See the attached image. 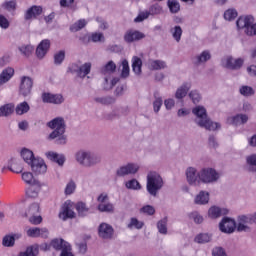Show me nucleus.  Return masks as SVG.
I'll list each match as a JSON object with an SVG mask.
<instances>
[{
	"label": "nucleus",
	"instance_id": "obj_1",
	"mask_svg": "<svg viewBox=\"0 0 256 256\" xmlns=\"http://www.w3.org/2000/svg\"><path fill=\"white\" fill-rule=\"evenodd\" d=\"M46 125L49 127V129H53V131L48 136L50 141H54L56 145L67 144V135H65L67 124L65 123V119L63 117H56L47 122Z\"/></svg>",
	"mask_w": 256,
	"mask_h": 256
},
{
	"label": "nucleus",
	"instance_id": "obj_2",
	"mask_svg": "<svg viewBox=\"0 0 256 256\" xmlns=\"http://www.w3.org/2000/svg\"><path fill=\"white\" fill-rule=\"evenodd\" d=\"M192 113L196 117L194 121L198 127L206 129V131H217L221 129V123L211 120L204 106L198 105L194 107Z\"/></svg>",
	"mask_w": 256,
	"mask_h": 256
},
{
	"label": "nucleus",
	"instance_id": "obj_3",
	"mask_svg": "<svg viewBox=\"0 0 256 256\" xmlns=\"http://www.w3.org/2000/svg\"><path fill=\"white\" fill-rule=\"evenodd\" d=\"M75 159L79 165L86 169H91V167H96L101 163V156L91 150H79L75 154Z\"/></svg>",
	"mask_w": 256,
	"mask_h": 256
},
{
	"label": "nucleus",
	"instance_id": "obj_4",
	"mask_svg": "<svg viewBox=\"0 0 256 256\" xmlns=\"http://www.w3.org/2000/svg\"><path fill=\"white\" fill-rule=\"evenodd\" d=\"M146 181V190L151 197H155L165 185L163 177L157 171H150L147 174Z\"/></svg>",
	"mask_w": 256,
	"mask_h": 256
},
{
	"label": "nucleus",
	"instance_id": "obj_5",
	"mask_svg": "<svg viewBox=\"0 0 256 256\" xmlns=\"http://www.w3.org/2000/svg\"><path fill=\"white\" fill-rule=\"evenodd\" d=\"M199 181L201 183H205L206 185L217 183L219 179L221 178V175L215 168H202L198 172Z\"/></svg>",
	"mask_w": 256,
	"mask_h": 256
},
{
	"label": "nucleus",
	"instance_id": "obj_6",
	"mask_svg": "<svg viewBox=\"0 0 256 256\" xmlns=\"http://www.w3.org/2000/svg\"><path fill=\"white\" fill-rule=\"evenodd\" d=\"M222 67H225V69H230L231 71H239L241 67H243V63H245V60L243 58L235 59L233 56H225L221 60Z\"/></svg>",
	"mask_w": 256,
	"mask_h": 256
},
{
	"label": "nucleus",
	"instance_id": "obj_7",
	"mask_svg": "<svg viewBox=\"0 0 256 256\" xmlns=\"http://www.w3.org/2000/svg\"><path fill=\"white\" fill-rule=\"evenodd\" d=\"M33 89V79L29 76H22L19 85V94L23 97L31 95Z\"/></svg>",
	"mask_w": 256,
	"mask_h": 256
},
{
	"label": "nucleus",
	"instance_id": "obj_8",
	"mask_svg": "<svg viewBox=\"0 0 256 256\" xmlns=\"http://www.w3.org/2000/svg\"><path fill=\"white\" fill-rule=\"evenodd\" d=\"M139 172V166L135 163H128L116 170L117 177H127V175H135Z\"/></svg>",
	"mask_w": 256,
	"mask_h": 256
},
{
	"label": "nucleus",
	"instance_id": "obj_9",
	"mask_svg": "<svg viewBox=\"0 0 256 256\" xmlns=\"http://www.w3.org/2000/svg\"><path fill=\"white\" fill-rule=\"evenodd\" d=\"M219 229L222 233L231 234L237 229V223L232 218L224 217L219 223Z\"/></svg>",
	"mask_w": 256,
	"mask_h": 256
},
{
	"label": "nucleus",
	"instance_id": "obj_10",
	"mask_svg": "<svg viewBox=\"0 0 256 256\" xmlns=\"http://www.w3.org/2000/svg\"><path fill=\"white\" fill-rule=\"evenodd\" d=\"M28 165L35 175H43V173H47V164H45V161L39 157L33 159L32 163Z\"/></svg>",
	"mask_w": 256,
	"mask_h": 256
},
{
	"label": "nucleus",
	"instance_id": "obj_11",
	"mask_svg": "<svg viewBox=\"0 0 256 256\" xmlns=\"http://www.w3.org/2000/svg\"><path fill=\"white\" fill-rule=\"evenodd\" d=\"M42 101L43 103H50L52 105H61L65 101L63 95L61 94H52L49 92L42 93Z\"/></svg>",
	"mask_w": 256,
	"mask_h": 256
},
{
	"label": "nucleus",
	"instance_id": "obj_12",
	"mask_svg": "<svg viewBox=\"0 0 256 256\" xmlns=\"http://www.w3.org/2000/svg\"><path fill=\"white\" fill-rule=\"evenodd\" d=\"M141 39H145V34L138 30L130 29L124 34L125 43H135Z\"/></svg>",
	"mask_w": 256,
	"mask_h": 256
},
{
	"label": "nucleus",
	"instance_id": "obj_13",
	"mask_svg": "<svg viewBox=\"0 0 256 256\" xmlns=\"http://www.w3.org/2000/svg\"><path fill=\"white\" fill-rule=\"evenodd\" d=\"M113 233L115 230L110 224L103 222L98 227V235L101 239H113Z\"/></svg>",
	"mask_w": 256,
	"mask_h": 256
},
{
	"label": "nucleus",
	"instance_id": "obj_14",
	"mask_svg": "<svg viewBox=\"0 0 256 256\" xmlns=\"http://www.w3.org/2000/svg\"><path fill=\"white\" fill-rule=\"evenodd\" d=\"M51 48V41L49 39L42 40L36 48V57L43 59Z\"/></svg>",
	"mask_w": 256,
	"mask_h": 256
},
{
	"label": "nucleus",
	"instance_id": "obj_15",
	"mask_svg": "<svg viewBox=\"0 0 256 256\" xmlns=\"http://www.w3.org/2000/svg\"><path fill=\"white\" fill-rule=\"evenodd\" d=\"M43 14V7L33 5L32 7L28 8L24 14L25 21H31V19H37L39 15Z\"/></svg>",
	"mask_w": 256,
	"mask_h": 256
},
{
	"label": "nucleus",
	"instance_id": "obj_16",
	"mask_svg": "<svg viewBox=\"0 0 256 256\" xmlns=\"http://www.w3.org/2000/svg\"><path fill=\"white\" fill-rule=\"evenodd\" d=\"M59 217L62 221L67 219H75V211L71 209V201H66L62 207V211L59 213Z\"/></svg>",
	"mask_w": 256,
	"mask_h": 256
},
{
	"label": "nucleus",
	"instance_id": "obj_17",
	"mask_svg": "<svg viewBox=\"0 0 256 256\" xmlns=\"http://www.w3.org/2000/svg\"><path fill=\"white\" fill-rule=\"evenodd\" d=\"M253 23H255V18L252 15L240 16L236 21V27L247 31L249 25H253Z\"/></svg>",
	"mask_w": 256,
	"mask_h": 256
},
{
	"label": "nucleus",
	"instance_id": "obj_18",
	"mask_svg": "<svg viewBox=\"0 0 256 256\" xmlns=\"http://www.w3.org/2000/svg\"><path fill=\"white\" fill-rule=\"evenodd\" d=\"M27 236L32 238L42 237V239H47L49 237V230H47V228H30L27 230Z\"/></svg>",
	"mask_w": 256,
	"mask_h": 256
},
{
	"label": "nucleus",
	"instance_id": "obj_19",
	"mask_svg": "<svg viewBox=\"0 0 256 256\" xmlns=\"http://www.w3.org/2000/svg\"><path fill=\"white\" fill-rule=\"evenodd\" d=\"M40 191H41V182H39V180H34L33 184H30L29 188L26 190V195L31 199H36V197H39Z\"/></svg>",
	"mask_w": 256,
	"mask_h": 256
},
{
	"label": "nucleus",
	"instance_id": "obj_20",
	"mask_svg": "<svg viewBox=\"0 0 256 256\" xmlns=\"http://www.w3.org/2000/svg\"><path fill=\"white\" fill-rule=\"evenodd\" d=\"M185 173L188 185H197V180L199 179V172H197V169L188 167Z\"/></svg>",
	"mask_w": 256,
	"mask_h": 256
},
{
	"label": "nucleus",
	"instance_id": "obj_21",
	"mask_svg": "<svg viewBox=\"0 0 256 256\" xmlns=\"http://www.w3.org/2000/svg\"><path fill=\"white\" fill-rule=\"evenodd\" d=\"M227 213H229L227 208L212 206L208 210V217H210V219H219V217H223V215H227Z\"/></svg>",
	"mask_w": 256,
	"mask_h": 256
},
{
	"label": "nucleus",
	"instance_id": "obj_22",
	"mask_svg": "<svg viewBox=\"0 0 256 256\" xmlns=\"http://www.w3.org/2000/svg\"><path fill=\"white\" fill-rule=\"evenodd\" d=\"M247 121H249V116H247V114H237L228 118V123H230V125H234L235 127L245 125Z\"/></svg>",
	"mask_w": 256,
	"mask_h": 256
},
{
	"label": "nucleus",
	"instance_id": "obj_23",
	"mask_svg": "<svg viewBox=\"0 0 256 256\" xmlns=\"http://www.w3.org/2000/svg\"><path fill=\"white\" fill-rule=\"evenodd\" d=\"M13 75H15V69L11 67H7L0 73V86L5 85V83H9L11 81Z\"/></svg>",
	"mask_w": 256,
	"mask_h": 256
},
{
	"label": "nucleus",
	"instance_id": "obj_24",
	"mask_svg": "<svg viewBox=\"0 0 256 256\" xmlns=\"http://www.w3.org/2000/svg\"><path fill=\"white\" fill-rule=\"evenodd\" d=\"M211 59V52L209 50H204L201 54L197 55L193 58L194 65H203V63H207Z\"/></svg>",
	"mask_w": 256,
	"mask_h": 256
},
{
	"label": "nucleus",
	"instance_id": "obj_25",
	"mask_svg": "<svg viewBox=\"0 0 256 256\" xmlns=\"http://www.w3.org/2000/svg\"><path fill=\"white\" fill-rule=\"evenodd\" d=\"M189 89H191V83L184 82L175 93V98L181 101L184 97H187V93H189Z\"/></svg>",
	"mask_w": 256,
	"mask_h": 256
},
{
	"label": "nucleus",
	"instance_id": "obj_26",
	"mask_svg": "<svg viewBox=\"0 0 256 256\" xmlns=\"http://www.w3.org/2000/svg\"><path fill=\"white\" fill-rule=\"evenodd\" d=\"M46 157L53 163H57L60 166H63L65 163V156L63 154H58L57 152H46Z\"/></svg>",
	"mask_w": 256,
	"mask_h": 256
},
{
	"label": "nucleus",
	"instance_id": "obj_27",
	"mask_svg": "<svg viewBox=\"0 0 256 256\" xmlns=\"http://www.w3.org/2000/svg\"><path fill=\"white\" fill-rule=\"evenodd\" d=\"M148 67L150 71H161V69H167V63L163 60H149Z\"/></svg>",
	"mask_w": 256,
	"mask_h": 256
},
{
	"label": "nucleus",
	"instance_id": "obj_28",
	"mask_svg": "<svg viewBox=\"0 0 256 256\" xmlns=\"http://www.w3.org/2000/svg\"><path fill=\"white\" fill-rule=\"evenodd\" d=\"M15 113V104L8 103L0 106V117H11Z\"/></svg>",
	"mask_w": 256,
	"mask_h": 256
},
{
	"label": "nucleus",
	"instance_id": "obj_29",
	"mask_svg": "<svg viewBox=\"0 0 256 256\" xmlns=\"http://www.w3.org/2000/svg\"><path fill=\"white\" fill-rule=\"evenodd\" d=\"M15 239H21V234L5 235L2 239L3 247H14Z\"/></svg>",
	"mask_w": 256,
	"mask_h": 256
},
{
	"label": "nucleus",
	"instance_id": "obj_30",
	"mask_svg": "<svg viewBox=\"0 0 256 256\" xmlns=\"http://www.w3.org/2000/svg\"><path fill=\"white\" fill-rule=\"evenodd\" d=\"M51 247L55 249V251H63L65 246H69V242L65 241L63 238H55L50 242Z\"/></svg>",
	"mask_w": 256,
	"mask_h": 256
},
{
	"label": "nucleus",
	"instance_id": "obj_31",
	"mask_svg": "<svg viewBox=\"0 0 256 256\" xmlns=\"http://www.w3.org/2000/svg\"><path fill=\"white\" fill-rule=\"evenodd\" d=\"M20 155L27 165L31 164L33 159H36L35 154L33 151L29 150V148H22Z\"/></svg>",
	"mask_w": 256,
	"mask_h": 256
},
{
	"label": "nucleus",
	"instance_id": "obj_32",
	"mask_svg": "<svg viewBox=\"0 0 256 256\" xmlns=\"http://www.w3.org/2000/svg\"><path fill=\"white\" fill-rule=\"evenodd\" d=\"M246 170L249 173H256V154L246 157Z\"/></svg>",
	"mask_w": 256,
	"mask_h": 256
},
{
	"label": "nucleus",
	"instance_id": "obj_33",
	"mask_svg": "<svg viewBox=\"0 0 256 256\" xmlns=\"http://www.w3.org/2000/svg\"><path fill=\"white\" fill-rule=\"evenodd\" d=\"M75 209L77 211L78 217H87V215H89V207H87L85 202L76 203Z\"/></svg>",
	"mask_w": 256,
	"mask_h": 256
},
{
	"label": "nucleus",
	"instance_id": "obj_34",
	"mask_svg": "<svg viewBox=\"0 0 256 256\" xmlns=\"http://www.w3.org/2000/svg\"><path fill=\"white\" fill-rule=\"evenodd\" d=\"M170 33H171L174 41H176V43L181 42V37H183V28H181V26L176 25V26L171 27Z\"/></svg>",
	"mask_w": 256,
	"mask_h": 256
},
{
	"label": "nucleus",
	"instance_id": "obj_35",
	"mask_svg": "<svg viewBox=\"0 0 256 256\" xmlns=\"http://www.w3.org/2000/svg\"><path fill=\"white\" fill-rule=\"evenodd\" d=\"M117 71V65L113 60H110L105 66H103L100 70L102 75H111V73H115Z\"/></svg>",
	"mask_w": 256,
	"mask_h": 256
},
{
	"label": "nucleus",
	"instance_id": "obj_36",
	"mask_svg": "<svg viewBox=\"0 0 256 256\" xmlns=\"http://www.w3.org/2000/svg\"><path fill=\"white\" fill-rule=\"evenodd\" d=\"M196 205H207L209 203V192L200 191L195 198Z\"/></svg>",
	"mask_w": 256,
	"mask_h": 256
},
{
	"label": "nucleus",
	"instance_id": "obj_37",
	"mask_svg": "<svg viewBox=\"0 0 256 256\" xmlns=\"http://www.w3.org/2000/svg\"><path fill=\"white\" fill-rule=\"evenodd\" d=\"M142 67H143V61L141 60V58L134 56L132 58V69H133V72L135 73V75H141Z\"/></svg>",
	"mask_w": 256,
	"mask_h": 256
},
{
	"label": "nucleus",
	"instance_id": "obj_38",
	"mask_svg": "<svg viewBox=\"0 0 256 256\" xmlns=\"http://www.w3.org/2000/svg\"><path fill=\"white\" fill-rule=\"evenodd\" d=\"M153 110L154 113H159L161 107H163V98L159 96V91L154 92Z\"/></svg>",
	"mask_w": 256,
	"mask_h": 256
},
{
	"label": "nucleus",
	"instance_id": "obj_39",
	"mask_svg": "<svg viewBox=\"0 0 256 256\" xmlns=\"http://www.w3.org/2000/svg\"><path fill=\"white\" fill-rule=\"evenodd\" d=\"M30 109L29 103L24 101L18 104L16 108H14V111H16V115H25V113H29Z\"/></svg>",
	"mask_w": 256,
	"mask_h": 256
},
{
	"label": "nucleus",
	"instance_id": "obj_40",
	"mask_svg": "<svg viewBox=\"0 0 256 256\" xmlns=\"http://www.w3.org/2000/svg\"><path fill=\"white\" fill-rule=\"evenodd\" d=\"M91 73V63L87 62L78 69V77L85 79Z\"/></svg>",
	"mask_w": 256,
	"mask_h": 256
},
{
	"label": "nucleus",
	"instance_id": "obj_41",
	"mask_svg": "<svg viewBox=\"0 0 256 256\" xmlns=\"http://www.w3.org/2000/svg\"><path fill=\"white\" fill-rule=\"evenodd\" d=\"M39 255V245H32L26 248L25 252H21L18 256H37Z\"/></svg>",
	"mask_w": 256,
	"mask_h": 256
},
{
	"label": "nucleus",
	"instance_id": "obj_42",
	"mask_svg": "<svg viewBox=\"0 0 256 256\" xmlns=\"http://www.w3.org/2000/svg\"><path fill=\"white\" fill-rule=\"evenodd\" d=\"M85 27H87V20L80 19L70 26V31L72 33H77V31H81V29H85Z\"/></svg>",
	"mask_w": 256,
	"mask_h": 256
},
{
	"label": "nucleus",
	"instance_id": "obj_43",
	"mask_svg": "<svg viewBox=\"0 0 256 256\" xmlns=\"http://www.w3.org/2000/svg\"><path fill=\"white\" fill-rule=\"evenodd\" d=\"M211 239H213V236L209 233H201V234H198L194 241L196 243H200V244H204V243H209L211 242Z\"/></svg>",
	"mask_w": 256,
	"mask_h": 256
},
{
	"label": "nucleus",
	"instance_id": "obj_44",
	"mask_svg": "<svg viewBox=\"0 0 256 256\" xmlns=\"http://www.w3.org/2000/svg\"><path fill=\"white\" fill-rule=\"evenodd\" d=\"M238 219L239 222L244 225H253V223H256L255 213L253 215H241Z\"/></svg>",
	"mask_w": 256,
	"mask_h": 256
},
{
	"label": "nucleus",
	"instance_id": "obj_45",
	"mask_svg": "<svg viewBox=\"0 0 256 256\" xmlns=\"http://www.w3.org/2000/svg\"><path fill=\"white\" fill-rule=\"evenodd\" d=\"M126 189H131L132 191H141L142 186L141 183L137 181V179H132L126 182L125 184Z\"/></svg>",
	"mask_w": 256,
	"mask_h": 256
},
{
	"label": "nucleus",
	"instance_id": "obj_46",
	"mask_svg": "<svg viewBox=\"0 0 256 256\" xmlns=\"http://www.w3.org/2000/svg\"><path fill=\"white\" fill-rule=\"evenodd\" d=\"M167 5L170 10V13L175 14L178 11H181V4H179V1L177 0H168Z\"/></svg>",
	"mask_w": 256,
	"mask_h": 256
},
{
	"label": "nucleus",
	"instance_id": "obj_47",
	"mask_svg": "<svg viewBox=\"0 0 256 256\" xmlns=\"http://www.w3.org/2000/svg\"><path fill=\"white\" fill-rule=\"evenodd\" d=\"M240 95H243V97H253L255 95V90L251 86H241L239 88Z\"/></svg>",
	"mask_w": 256,
	"mask_h": 256
},
{
	"label": "nucleus",
	"instance_id": "obj_48",
	"mask_svg": "<svg viewBox=\"0 0 256 256\" xmlns=\"http://www.w3.org/2000/svg\"><path fill=\"white\" fill-rule=\"evenodd\" d=\"M97 209L100 213H113V211H115V206H113L112 203L99 204Z\"/></svg>",
	"mask_w": 256,
	"mask_h": 256
},
{
	"label": "nucleus",
	"instance_id": "obj_49",
	"mask_svg": "<svg viewBox=\"0 0 256 256\" xmlns=\"http://www.w3.org/2000/svg\"><path fill=\"white\" fill-rule=\"evenodd\" d=\"M145 223L139 221L137 218H131L130 223L127 225L128 229H143Z\"/></svg>",
	"mask_w": 256,
	"mask_h": 256
},
{
	"label": "nucleus",
	"instance_id": "obj_50",
	"mask_svg": "<svg viewBox=\"0 0 256 256\" xmlns=\"http://www.w3.org/2000/svg\"><path fill=\"white\" fill-rule=\"evenodd\" d=\"M237 10L234 8H230L224 12V19L226 21H234V19H237Z\"/></svg>",
	"mask_w": 256,
	"mask_h": 256
},
{
	"label": "nucleus",
	"instance_id": "obj_51",
	"mask_svg": "<svg viewBox=\"0 0 256 256\" xmlns=\"http://www.w3.org/2000/svg\"><path fill=\"white\" fill-rule=\"evenodd\" d=\"M94 101H96V103H101V105H112V103H115V98L111 96L96 97Z\"/></svg>",
	"mask_w": 256,
	"mask_h": 256
},
{
	"label": "nucleus",
	"instance_id": "obj_52",
	"mask_svg": "<svg viewBox=\"0 0 256 256\" xmlns=\"http://www.w3.org/2000/svg\"><path fill=\"white\" fill-rule=\"evenodd\" d=\"M65 61V50H60L54 54V65H62Z\"/></svg>",
	"mask_w": 256,
	"mask_h": 256
},
{
	"label": "nucleus",
	"instance_id": "obj_53",
	"mask_svg": "<svg viewBox=\"0 0 256 256\" xmlns=\"http://www.w3.org/2000/svg\"><path fill=\"white\" fill-rule=\"evenodd\" d=\"M38 214H39L38 203L31 204L26 211V217H32L33 215H38Z\"/></svg>",
	"mask_w": 256,
	"mask_h": 256
},
{
	"label": "nucleus",
	"instance_id": "obj_54",
	"mask_svg": "<svg viewBox=\"0 0 256 256\" xmlns=\"http://www.w3.org/2000/svg\"><path fill=\"white\" fill-rule=\"evenodd\" d=\"M148 13L149 15H163V7L157 3L153 4L150 6Z\"/></svg>",
	"mask_w": 256,
	"mask_h": 256
},
{
	"label": "nucleus",
	"instance_id": "obj_55",
	"mask_svg": "<svg viewBox=\"0 0 256 256\" xmlns=\"http://www.w3.org/2000/svg\"><path fill=\"white\" fill-rule=\"evenodd\" d=\"M157 229L161 235H167V218L158 221Z\"/></svg>",
	"mask_w": 256,
	"mask_h": 256
},
{
	"label": "nucleus",
	"instance_id": "obj_56",
	"mask_svg": "<svg viewBox=\"0 0 256 256\" xmlns=\"http://www.w3.org/2000/svg\"><path fill=\"white\" fill-rule=\"evenodd\" d=\"M129 61H127L126 59H124L122 61V71H121V77L122 79H127V77H129Z\"/></svg>",
	"mask_w": 256,
	"mask_h": 256
},
{
	"label": "nucleus",
	"instance_id": "obj_57",
	"mask_svg": "<svg viewBox=\"0 0 256 256\" xmlns=\"http://www.w3.org/2000/svg\"><path fill=\"white\" fill-rule=\"evenodd\" d=\"M19 51L22 55H25V57H30L33 51H35V48L32 45H27L19 47Z\"/></svg>",
	"mask_w": 256,
	"mask_h": 256
},
{
	"label": "nucleus",
	"instance_id": "obj_58",
	"mask_svg": "<svg viewBox=\"0 0 256 256\" xmlns=\"http://www.w3.org/2000/svg\"><path fill=\"white\" fill-rule=\"evenodd\" d=\"M2 7L6 9V11H15V9H17V1L15 0L6 1L2 4Z\"/></svg>",
	"mask_w": 256,
	"mask_h": 256
},
{
	"label": "nucleus",
	"instance_id": "obj_59",
	"mask_svg": "<svg viewBox=\"0 0 256 256\" xmlns=\"http://www.w3.org/2000/svg\"><path fill=\"white\" fill-rule=\"evenodd\" d=\"M22 180L27 183V185H33V181H37L33 177V173L31 172H24L22 173Z\"/></svg>",
	"mask_w": 256,
	"mask_h": 256
},
{
	"label": "nucleus",
	"instance_id": "obj_60",
	"mask_svg": "<svg viewBox=\"0 0 256 256\" xmlns=\"http://www.w3.org/2000/svg\"><path fill=\"white\" fill-rule=\"evenodd\" d=\"M208 146L210 149H218L219 148V142L217 141V137L215 135L211 134L208 137Z\"/></svg>",
	"mask_w": 256,
	"mask_h": 256
},
{
	"label": "nucleus",
	"instance_id": "obj_61",
	"mask_svg": "<svg viewBox=\"0 0 256 256\" xmlns=\"http://www.w3.org/2000/svg\"><path fill=\"white\" fill-rule=\"evenodd\" d=\"M189 97L195 105L201 101V94L197 90L190 91Z\"/></svg>",
	"mask_w": 256,
	"mask_h": 256
},
{
	"label": "nucleus",
	"instance_id": "obj_62",
	"mask_svg": "<svg viewBox=\"0 0 256 256\" xmlns=\"http://www.w3.org/2000/svg\"><path fill=\"white\" fill-rule=\"evenodd\" d=\"M140 213H143L144 215H155V207L151 205H145L140 209Z\"/></svg>",
	"mask_w": 256,
	"mask_h": 256
},
{
	"label": "nucleus",
	"instance_id": "obj_63",
	"mask_svg": "<svg viewBox=\"0 0 256 256\" xmlns=\"http://www.w3.org/2000/svg\"><path fill=\"white\" fill-rule=\"evenodd\" d=\"M246 35L249 37L256 36V23L249 24L248 28L245 30Z\"/></svg>",
	"mask_w": 256,
	"mask_h": 256
},
{
	"label": "nucleus",
	"instance_id": "obj_64",
	"mask_svg": "<svg viewBox=\"0 0 256 256\" xmlns=\"http://www.w3.org/2000/svg\"><path fill=\"white\" fill-rule=\"evenodd\" d=\"M212 255L213 256H227V252H225V249H223V247H215L212 250Z\"/></svg>",
	"mask_w": 256,
	"mask_h": 256
}]
</instances>
